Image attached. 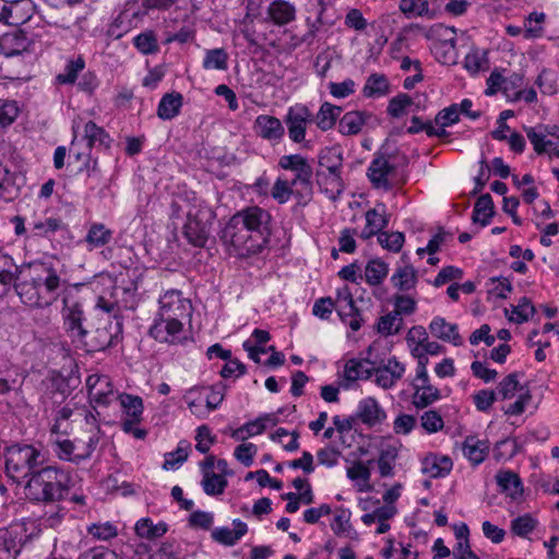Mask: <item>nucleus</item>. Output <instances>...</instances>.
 Listing matches in <instances>:
<instances>
[{
	"instance_id": "nucleus-32",
	"label": "nucleus",
	"mask_w": 559,
	"mask_h": 559,
	"mask_svg": "<svg viewBox=\"0 0 559 559\" xmlns=\"http://www.w3.org/2000/svg\"><path fill=\"white\" fill-rule=\"evenodd\" d=\"M342 112V107L323 103L317 114L316 123L322 131L332 129Z\"/></svg>"
},
{
	"instance_id": "nucleus-41",
	"label": "nucleus",
	"mask_w": 559,
	"mask_h": 559,
	"mask_svg": "<svg viewBox=\"0 0 559 559\" xmlns=\"http://www.w3.org/2000/svg\"><path fill=\"white\" fill-rule=\"evenodd\" d=\"M366 223L368 227L377 233H381L382 229L389 225V215L385 213V205L379 203L376 207L368 210L366 212Z\"/></svg>"
},
{
	"instance_id": "nucleus-44",
	"label": "nucleus",
	"mask_w": 559,
	"mask_h": 559,
	"mask_svg": "<svg viewBox=\"0 0 559 559\" xmlns=\"http://www.w3.org/2000/svg\"><path fill=\"white\" fill-rule=\"evenodd\" d=\"M190 444L187 441H180L175 451L165 454L163 467L165 469L178 468L187 459Z\"/></svg>"
},
{
	"instance_id": "nucleus-34",
	"label": "nucleus",
	"mask_w": 559,
	"mask_h": 559,
	"mask_svg": "<svg viewBox=\"0 0 559 559\" xmlns=\"http://www.w3.org/2000/svg\"><path fill=\"white\" fill-rule=\"evenodd\" d=\"M319 169L332 173L341 171L343 167V154L336 147H325L318 156Z\"/></svg>"
},
{
	"instance_id": "nucleus-38",
	"label": "nucleus",
	"mask_w": 559,
	"mask_h": 559,
	"mask_svg": "<svg viewBox=\"0 0 559 559\" xmlns=\"http://www.w3.org/2000/svg\"><path fill=\"white\" fill-rule=\"evenodd\" d=\"M202 67L205 70L225 71L228 68V53L224 48L209 49L205 51Z\"/></svg>"
},
{
	"instance_id": "nucleus-54",
	"label": "nucleus",
	"mask_w": 559,
	"mask_h": 559,
	"mask_svg": "<svg viewBox=\"0 0 559 559\" xmlns=\"http://www.w3.org/2000/svg\"><path fill=\"white\" fill-rule=\"evenodd\" d=\"M87 533L99 540H108L118 535L117 527L109 522L92 524L87 527Z\"/></svg>"
},
{
	"instance_id": "nucleus-53",
	"label": "nucleus",
	"mask_w": 559,
	"mask_h": 559,
	"mask_svg": "<svg viewBox=\"0 0 559 559\" xmlns=\"http://www.w3.org/2000/svg\"><path fill=\"white\" fill-rule=\"evenodd\" d=\"M412 104V97L407 94L401 93L390 99L386 110L391 117L399 118L405 112V109L409 107Z\"/></svg>"
},
{
	"instance_id": "nucleus-37",
	"label": "nucleus",
	"mask_w": 559,
	"mask_h": 559,
	"mask_svg": "<svg viewBox=\"0 0 559 559\" xmlns=\"http://www.w3.org/2000/svg\"><path fill=\"white\" fill-rule=\"evenodd\" d=\"M394 287L406 292L415 287L417 283L416 270L412 265L400 267L391 277Z\"/></svg>"
},
{
	"instance_id": "nucleus-35",
	"label": "nucleus",
	"mask_w": 559,
	"mask_h": 559,
	"mask_svg": "<svg viewBox=\"0 0 559 559\" xmlns=\"http://www.w3.org/2000/svg\"><path fill=\"white\" fill-rule=\"evenodd\" d=\"M400 10L406 15L427 16L430 20L437 16L427 0H401Z\"/></svg>"
},
{
	"instance_id": "nucleus-50",
	"label": "nucleus",
	"mask_w": 559,
	"mask_h": 559,
	"mask_svg": "<svg viewBox=\"0 0 559 559\" xmlns=\"http://www.w3.org/2000/svg\"><path fill=\"white\" fill-rule=\"evenodd\" d=\"M535 307L527 297H522L518 306L512 307V312L515 317H510L509 320L518 324L526 322L535 313Z\"/></svg>"
},
{
	"instance_id": "nucleus-2",
	"label": "nucleus",
	"mask_w": 559,
	"mask_h": 559,
	"mask_svg": "<svg viewBox=\"0 0 559 559\" xmlns=\"http://www.w3.org/2000/svg\"><path fill=\"white\" fill-rule=\"evenodd\" d=\"M13 287L21 301L29 307L46 308L59 296L61 278L57 271L46 263H29L15 266V272L0 269V284Z\"/></svg>"
},
{
	"instance_id": "nucleus-48",
	"label": "nucleus",
	"mask_w": 559,
	"mask_h": 559,
	"mask_svg": "<svg viewBox=\"0 0 559 559\" xmlns=\"http://www.w3.org/2000/svg\"><path fill=\"white\" fill-rule=\"evenodd\" d=\"M519 445L514 439H503L498 441L493 448V457L497 461L510 460L516 455Z\"/></svg>"
},
{
	"instance_id": "nucleus-58",
	"label": "nucleus",
	"mask_w": 559,
	"mask_h": 559,
	"mask_svg": "<svg viewBox=\"0 0 559 559\" xmlns=\"http://www.w3.org/2000/svg\"><path fill=\"white\" fill-rule=\"evenodd\" d=\"M459 120L460 110L457 104H452L451 106L440 110L435 118V122L440 127H449L456 123Z\"/></svg>"
},
{
	"instance_id": "nucleus-39",
	"label": "nucleus",
	"mask_w": 559,
	"mask_h": 559,
	"mask_svg": "<svg viewBox=\"0 0 559 559\" xmlns=\"http://www.w3.org/2000/svg\"><path fill=\"white\" fill-rule=\"evenodd\" d=\"M388 264L380 259L370 260L365 269L366 282L371 286L380 285L388 275Z\"/></svg>"
},
{
	"instance_id": "nucleus-12",
	"label": "nucleus",
	"mask_w": 559,
	"mask_h": 559,
	"mask_svg": "<svg viewBox=\"0 0 559 559\" xmlns=\"http://www.w3.org/2000/svg\"><path fill=\"white\" fill-rule=\"evenodd\" d=\"M394 170V165L390 164L383 156H379L370 163L367 175L374 188H383L388 191L392 188L388 176Z\"/></svg>"
},
{
	"instance_id": "nucleus-3",
	"label": "nucleus",
	"mask_w": 559,
	"mask_h": 559,
	"mask_svg": "<svg viewBox=\"0 0 559 559\" xmlns=\"http://www.w3.org/2000/svg\"><path fill=\"white\" fill-rule=\"evenodd\" d=\"M373 345L367 349V357L362 359L352 358L344 367V377L347 381H366L372 376L376 377L377 384H394L399 381L404 371V366L392 357L386 364L378 358H372Z\"/></svg>"
},
{
	"instance_id": "nucleus-26",
	"label": "nucleus",
	"mask_w": 559,
	"mask_h": 559,
	"mask_svg": "<svg viewBox=\"0 0 559 559\" xmlns=\"http://www.w3.org/2000/svg\"><path fill=\"white\" fill-rule=\"evenodd\" d=\"M28 9L29 3L26 0H14L8 2L2 23L12 26L25 23L31 17Z\"/></svg>"
},
{
	"instance_id": "nucleus-27",
	"label": "nucleus",
	"mask_w": 559,
	"mask_h": 559,
	"mask_svg": "<svg viewBox=\"0 0 559 559\" xmlns=\"http://www.w3.org/2000/svg\"><path fill=\"white\" fill-rule=\"evenodd\" d=\"M496 481L500 491L512 498L521 495L523 490L519 475L509 469L499 471L496 474Z\"/></svg>"
},
{
	"instance_id": "nucleus-62",
	"label": "nucleus",
	"mask_w": 559,
	"mask_h": 559,
	"mask_svg": "<svg viewBox=\"0 0 559 559\" xmlns=\"http://www.w3.org/2000/svg\"><path fill=\"white\" fill-rule=\"evenodd\" d=\"M19 115V107L15 102H0V127L10 126Z\"/></svg>"
},
{
	"instance_id": "nucleus-14",
	"label": "nucleus",
	"mask_w": 559,
	"mask_h": 559,
	"mask_svg": "<svg viewBox=\"0 0 559 559\" xmlns=\"http://www.w3.org/2000/svg\"><path fill=\"white\" fill-rule=\"evenodd\" d=\"M182 330V321H164L158 317L150 329V334L162 343H176L180 341L179 333Z\"/></svg>"
},
{
	"instance_id": "nucleus-64",
	"label": "nucleus",
	"mask_w": 559,
	"mask_h": 559,
	"mask_svg": "<svg viewBox=\"0 0 559 559\" xmlns=\"http://www.w3.org/2000/svg\"><path fill=\"white\" fill-rule=\"evenodd\" d=\"M278 165L283 169L293 170V171L297 173L301 168L309 166V163L304 156H301L299 154H294V155L282 156Z\"/></svg>"
},
{
	"instance_id": "nucleus-6",
	"label": "nucleus",
	"mask_w": 559,
	"mask_h": 559,
	"mask_svg": "<svg viewBox=\"0 0 559 559\" xmlns=\"http://www.w3.org/2000/svg\"><path fill=\"white\" fill-rule=\"evenodd\" d=\"M97 443L98 438L94 436L90 437L87 441H83L81 439L70 441L68 439H61L60 437H57L53 440L57 456L61 460L74 463H80L91 457L97 447Z\"/></svg>"
},
{
	"instance_id": "nucleus-52",
	"label": "nucleus",
	"mask_w": 559,
	"mask_h": 559,
	"mask_svg": "<svg viewBox=\"0 0 559 559\" xmlns=\"http://www.w3.org/2000/svg\"><path fill=\"white\" fill-rule=\"evenodd\" d=\"M263 425L261 424V420L254 419L251 421L246 423L241 427L235 429L231 432V437L235 440L238 441H245L246 439L250 437H254L258 435H261L263 432Z\"/></svg>"
},
{
	"instance_id": "nucleus-21",
	"label": "nucleus",
	"mask_w": 559,
	"mask_h": 559,
	"mask_svg": "<svg viewBox=\"0 0 559 559\" xmlns=\"http://www.w3.org/2000/svg\"><path fill=\"white\" fill-rule=\"evenodd\" d=\"M453 467L452 460L447 455L427 456L423 462L421 471L424 474L432 477H444Z\"/></svg>"
},
{
	"instance_id": "nucleus-33",
	"label": "nucleus",
	"mask_w": 559,
	"mask_h": 559,
	"mask_svg": "<svg viewBox=\"0 0 559 559\" xmlns=\"http://www.w3.org/2000/svg\"><path fill=\"white\" fill-rule=\"evenodd\" d=\"M121 393L112 390L108 386L107 390H100L97 386H88V399L94 409L98 407H108L114 402L120 399Z\"/></svg>"
},
{
	"instance_id": "nucleus-49",
	"label": "nucleus",
	"mask_w": 559,
	"mask_h": 559,
	"mask_svg": "<svg viewBox=\"0 0 559 559\" xmlns=\"http://www.w3.org/2000/svg\"><path fill=\"white\" fill-rule=\"evenodd\" d=\"M404 241V234L400 231H381L378 235V242L382 248L393 252H399L402 249Z\"/></svg>"
},
{
	"instance_id": "nucleus-36",
	"label": "nucleus",
	"mask_w": 559,
	"mask_h": 559,
	"mask_svg": "<svg viewBox=\"0 0 559 559\" xmlns=\"http://www.w3.org/2000/svg\"><path fill=\"white\" fill-rule=\"evenodd\" d=\"M111 239L112 230L102 223L92 224L85 237V241L94 248L103 247L109 243Z\"/></svg>"
},
{
	"instance_id": "nucleus-46",
	"label": "nucleus",
	"mask_w": 559,
	"mask_h": 559,
	"mask_svg": "<svg viewBox=\"0 0 559 559\" xmlns=\"http://www.w3.org/2000/svg\"><path fill=\"white\" fill-rule=\"evenodd\" d=\"M85 61L82 57L71 60L67 63L63 73L57 75L60 84H72L76 81L79 73L84 69Z\"/></svg>"
},
{
	"instance_id": "nucleus-13",
	"label": "nucleus",
	"mask_w": 559,
	"mask_h": 559,
	"mask_svg": "<svg viewBox=\"0 0 559 559\" xmlns=\"http://www.w3.org/2000/svg\"><path fill=\"white\" fill-rule=\"evenodd\" d=\"M253 129L259 136L269 141L281 140L285 133L281 120L270 115L258 116Z\"/></svg>"
},
{
	"instance_id": "nucleus-17",
	"label": "nucleus",
	"mask_w": 559,
	"mask_h": 559,
	"mask_svg": "<svg viewBox=\"0 0 559 559\" xmlns=\"http://www.w3.org/2000/svg\"><path fill=\"white\" fill-rule=\"evenodd\" d=\"M372 117L368 111H348L340 119L338 131L343 135H356Z\"/></svg>"
},
{
	"instance_id": "nucleus-29",
	"label": "nucleus",
	"mask_w": 559,
	"mask_h": 559,
	"mask_svg": "<svg viewBox=\"0 0 559 559\" xmlns=\"http://www.w3.org/2000/svg\"><path fill=\"white\" fill-rule=\"evenodd\" d=\"M358 416L364 424L374 426L385 418L384 412L373 399H366L359 403Z\"/></svg>"
},
{
	"instance_id": "nucleus-30",
	"label": "nucleus",
	"mask_w": 559,
	"mask_h": 559,
	"mask_svg": "<svg viewBox=\"0 0 559 559\" xmlns=\"http://www.w3.org/2000/svg\"><path fill=\"white\" fill-rule=\"evenodd\" d=\"M25 457L23 447H14L10 450L5 462V469L11 478L28 477L26 474Z\"/></svg>"
},
{
	"instance_id": "nucleus-23",
	"label": "nucleus",
	"mask_w": 559,
	"mask_h": 559,
	"mask_svg": "<svg viewBox=\"0 0 559 559\" xmlns=\"http://www.w3.org/2000/svg\"><path fill=\"white\" fill-rule=\"evenodd\" d=\"M496 214L495 204L489 193L481 194L474 205L472 221L480 224L483 227L489 225L490 219Z\"/></svg>"
},
{
	"instance_id": "nucleus-51",
	"label": "nucleus",
	"mask_w": 559,
	"mask_h": 559,
	"mask_svg": "<svg viewBox=\"0 0 559 559\" xmlns=\"http://www.w3.org/2000/svg\"><path fill=\"white\" fill-rule=\"evenodd\" d=\"M403 319L399 318L394 312L382 316L378 322V332L382 335H391L400 332Z\"/></svg>"
},
{
	"instance_id": "nucleus-47",
	"label": "nucleus",
	"mask_w": 559,
	"mask_h": 559,
	"mask_svg": "<svg viewBox=\"0 0 559 559\" xmlns=\"http://www.w3.org/2000/svg\"><path fill=\"white\" fill-rule=\"evenodd\" d=\"M133 44L136 49L144 55H151L158 51L157 38L152 31H147L135 36Z\"/></svg>"
},
{
	"instance_id": "nucleus-43",
	"label": "nucleus",
	"mask_w": 559,
	"mask_h": 559,
	"mask_svg": "<svg viewBox=\"0 0 559 559\" xmlns=\"http://www.w3.org/2000/svg\"><path fill=\"white\" fill-rule=\"evenodd\" d=\"M538 521L526 513L512 520L511 531L514 535L526 538L537 527Z\"/></svg>"
},
{
	"instance_id": "nucleus-28",
	"label": "nucleus",
	"mask_w": 559,
	"mask_h": 559,
	"mask_svg": "<svg viewBox=\"0 0 559 559\" xmlns=\"http://www.w3.org/2000/svg\"><path fill=\"white\" fill-rule=\"evenodd\" d=\"M183 97L180 93H167L165 94L157 108V116L164 120H170L175 118L182 106Z\"/></svg>"
},
{
	"instance_id": "nucleus-20",
	"label": "nucleus",
	"mask_w": 559,
	"mask_h": 559,
	"mask_svg": "<svg viewBox=\"0 0 559 559\" xmlns=\"http://www.w3.org/2000/svg\"><path fill=\"white\" fill-rule=\"evenodd\" d=\"M267 15L275 25L283 26L295 20L296 9L285 0H274L267 8Z\"/></svg>"
},
{
	"instance_id": "nucleus-16",
	"label": "nucleus",
	"mask_w": 559,
	"mask_h": 559,
	"mask_svg": "<svg viewBox=\"0 0 559 559\" xmlns=\"http://www.w3.org/2000/svg\"><path fill=\"white\" fill-rule=\"evenodd\" d=\"M463 454L473 464L479 465L489 454L490 443L474 436H467L463 442Z\"/></svg>"
},
{
	"instance_id": "nucleus-10",
	"label": "nucleus",
	"mask_w": 559,
	"mask_h": 559,
	"mask_svg": "<svg viewBox=\"0 0 559 559\" xmlns=\"http://www.w3.org/2000/svg\"><path fill=\"white\" fill-rule=\"evenodd\" d=\"M500 393L503 400H513V402L503 408L507 415L518 416L524 413L528 407H537L528 386H502Z\"/></svg>"
},
{
	"instance_id": "nucleus-18",
	"label": "nucleus",
	"mask_w": 559,
	"mask_h": 559,
	"mask_svg": "<svg viewBox=\"0 0 559 559\" xmlns=\"http://www.w3.org/2000/svg\"><path fill=\"white\" fill-rule=\"evenodd\" d=\"M233 524L234 528L224 526L213 530L211 534L212 538L224 546H234L237 544V542L247 534L248 526L239 519L234 520Z\"/></svg>"
},
{
	"instance_id": "nucleus-22",
	"label": "nucleus",
	"mask_w": 559,
	"mask_h": 559,
	"mask_svg": "<svg viewBox=\"0 0 559 559\" xmlns=\"http://www.w3.org/2000/svg\"><path fill=\"white\" fill-rule=\"evenodd\" d=\"M119 405L122 412L121 420H143V401L138 395L121 393Z\"/></svg>"
},
{
	"instance_id": "nucleus-24",
	"label": "nucleus",
	"mask_w": 559,
	"mask_h": 559,
	"mask_svg": "<svg viewBox=\"0 0 559 559\" xmlns=\"http://www.w3.org/2000/svg\"><path fill=\"white\" fill-rule=\"evenodd\" d=\"M337 299L346 302L348 312L344 313L343 310L338 311L340 317L345 321V317H350L348 325L353 331H358L361 326L362 319L360 318L359 309L356 307L353 295L347 286L337 290Z\"/></svg>"
},
{
	"instance_id": "nucleus-40",
	"label": "nucleus",
	"mask_w": 559,
	"mask_h": 559,
	"mask_svg": "<svg viewBox=\"0 0 559 559\" xmlns=\"http://www.w3.org/2000/svg\"><path fill=\"white\" fill-rule=\"evenodd\" d=\"M227 480L223 475H218L211 471H204V476L201 481L204 492L209 496H218L225 491Z\"/></svg>"
},
{
	"instance_id": "nucleus-31",
	"label": "nucleus",
	"mask_w": 559,
	"mask_h": 559,
	"mask_svg": "<svg viewBox=\"0 0 559 559\" xmlns=\"http://www.w3.org/2000/svg\"><path fill=\"white\" fill-rule=\"evenodd\" d=\"M390 93V83L382 73H371L365 83L362 94L365 97L374 98Z\"/></svg>"
},
{
	"instance_id": "nucleus-56",
	"label": "nucleus",
	"mask_w": 559,
	"mask_h": 559,
	"mask_svg": "<svg viewBox=\"0 0 559 559\" xmlns=\"http://www.w3.org/2000/svg\"><path fill=\"white\" fill-rule=\"evenodd\" d=\"M350 513L348 510H341L340 513H337L332 523L331 528L333 533L337 536H347L352 530L350 525Z\"/></svg>"
},
{
	"instance_id": "nucleus-42",
	"label": "nucleus",
	"mask_w": 559,
	"mask_h": 559,
	"mask_svg": "<svg viewBox=\"0 0 559 559\" xmlns=\"http://www.w3.org/2000/svg\"><path fill=\"white\" fill-rule=\"evenodd\" d=\"M397 457V449L393 445H385L381 449L378 459V468L382 477L393 474V467Z\"/></svg>"
},
{
	"instance_id": "nucleus-63",
	"label": "nucleus",
	"mask_w": 559,
	"mask_h": 559,
	"mask_svg": "<svg viewBox=\"0 0 559 559\" xmlns=\"http://www.w3.org/2000/svg\"><path fill=\"white\" fill-rule=\"evenodd\" d=\"M463 277V270L456 266H445L441 269L435 277L433 285L440 287L452 280H461Z\"/></svg>"
},
{
	"instance_id": "nucleus-9",
	"label": "nucleus",
	"mask_w": 559,
	"mask_h": 559,
	"mask_svg": "<svg viewBox=\"0 0 559 559\" xmlns=\"http://www.w3.org/2000/svg\"><path fill=\"white\" fill-rule=\"evenodd\" d=\"M313 120L312 114L305 105L290 107L284 119L288 129V136L295 143H304L307 123Z\"/></svg>"
},
{
	"instance_id": "nucleus-45",
	"label": "nucleus",
	"mask_w": 559,
	"mask_h": 559,
	"mask_svg": "<svg viewBox=\"0 0 559 559\" xmlns=\"http://www.w3.org/2000/svg\"><path fill=\"white\" fill-rule=\"evenodd\" d=\"M413 404L417 408H425L440 397L437 386H415Z\"/></svg>"
},
{
	"instance_id": "nucleus-59",
	"label": "nucleus",
	"mask_w": 559,
	"mask_h": 559,
	"mask_svg": "<svg viewBox=\"0 0 559 559\" xmlns=\"http://www.w3.org/2000/svg\"><path fill=\"white\" fill-rule=\"evenodd\" d=\"M195 441L197 451L205 454L209 452L211 445L214 443L215 437L212 436L210 428L203 425L197 429Z\"/></svg>"
},
{
	"instance_id": "nucleus-57",
	"label": "nucleus",
	"mask_w": 559,
	"mask_h": 559,
	"mask_svg": "<svg viewBox=\"0 0 559 559\" xmlns=\"http://www.w3.org/2000/svg\"><path fill=\"white\" fill-rule=\"evenodd\" d=\"M420 425L427 433H435L443 428V419L436 411H427L420 417Z\"/></svg>"
},
{
	"instance_id": "nucleus-7",
	"label": "nucleus",
	"mask_w": 559,
	"mask_h": 559,
	"mask_svg": "<svg viewBox=\"0 0 559 559\" xmlns=\"http://www.w3.org/2000/svg\"><path fill=\"white\" fill-rule=\"evenodd\" d=\"M158 317L164 321H182L191 317L192 306L191 302L181 297L180 292H167L159 299Z\"/></svg>"
},
{
	"instance_id": "nucleus-61",
	"label": "nucleus",
	"mask_w": 559,
	"mask_h": 559,
	"mask_svg": "<svg viewBox=\"0 0 559 559\" xmlns=\"http://www.w3.org/2000/svg\"><path fill=\"white\" fill-rule=\"evenodd\" d=\"M219 373L224 379H237L246 372V366L236 358L230 357Z\"/></svg>"
},
{
	"instance_id": "nucleus-25",
	"label": "nucleus",
	"mask_w": 559,
	"mask_h": 559,
	"mask_svg": "<svg viewBox=\"0 0 559 559\" xmlns=\"http://www.w3.org/2000/svg\"><path fill=\"white\" fill-rule=\"evenodd\" d=\"M312 168L311 166H307L305 168H301L296 173L295 178L292 180L290 186L292 187H298L295 190V195L299 199V203L304 201V204H307V202L310 200L312 194V185H311V178H312Z\"/></svg>"
},
{
	"instance_id": "nucleus-55",
	"label": "nucleus",
	"mask_w": 559,
	"mask_h": 559,
	"mask_svg": "<svg viewBox=\"0 0 559 559\" xmlns=\"http://www.w3.org/2000/svg\"><path fill=\"white\" fill-rule=\"evenodd\" d=\"M84 139L87 141V146L92 147L97 142L105 144L108 134L95 122L88 121L84 127Z\"/></svg>"
},
{
	"instance_id": "nucleus-5",
	"label": "nucleus",
	"mask_w": 559,
	"mask_h": 559,
	"mask_svg": "<svg viewBox=\"0 0 559 559\" xmlns=\"http://www.w3.org/2000/svg\"><path fill=\"white\" fill-rule=\"evenodd\" d=\"M122 338V321L115 316L114 320L99 319L96 326L86 331L80 340L87 353L103 352L115 346Z\"/></svg>"
},
{
	"instance_id": "nucleus-8",
	"label": "nucleus",
	"mask_w": 559,
	"mask_h": 559,
	"mask_svg": "<svg viewBox=\"0 0 559 559\" xmlns=\"http://www.w3.org/2000/svg\"><path fill=\"white\" fill-rule=\"evenodd\" d=\"M214 217L211 211L199 212L197 214L188 213V221L183 226V235L189 243L194 247H204L211 234V224L209 221Z\"/></svg>"
},
{
	"instance_id": "nucleus-4",
	"label": "nucleus",
	"mask_w": 559,
	"mask_h": 559,
	"mask_svg": "<svg viewBox=\"0 0 559 559\" xmlns=\"http://www.w3.org/2000/svg\"><path fill=\"white\" fill-rule=\"evenodd\" d=\"M28 495L37 501L62 500L70 489V476L56 466H46L32 473L26 484Z\"/></svg>"
},
{
	"instance_id": "nucleus-1",
	"label": "nucleus",
	"mask_w": 559,
	"mask_h": 559,
	"mask_svg": "<svg viewBox=\"0 0 559 559\" xmlns=\"http://www.w3.org/2000/svg\"><path fill=\"white\" fill-rule=\"evenodd\" d=\"M271 215L260 206H248L236 212L219 231L226 251L246 258L261 252L271 236Z\"/></svg>"
},
{
	"instance_id": "nucleus-11",
	"label": "nucleus",
	"mask_w": 559,
	"mask_h": 559,
	"mask_svg": "<svg viewBox=\"0 0 559 559\" xmlns=\"http://www.w3.org/2000/svg\"><path fill=\"white\" fill-rule=\"evenodd\" d=\"M63 317L66 330L71 334L73 340L80 342L87 331V326L85 325L86 318L82 306L79 302H74L70 306L66 305Z\"/></svg>"
},
{
	"instance_id": "nucleus-15",
	"label": "nucleus",
	"mask_w": 559,
	"mask_h": 559,
	"mask_svg": "<svg viewBox=\"0 0 559 559\" xmlns=\"http://www.w3.org/2000/svg\"><path fill=\"white\" fill-rule=\"evenodd\" d=\"M317 183L321 190L331 199L336 200L345 189L341 171H329L318 169L316 171Z\"/></svg>"
},
{
	"instance_id": "nucleus-60",
	"label": "nucleus",
	"mask_w": 559,
	"mask_h": 559,
	"mask_svg": "<svg viewBox=\"0 0 559 559\" xmlns=\"http://www.w3.org/2000/svg\"><path fill=\"white\" fill-rule=\"evenodd\" d=\"M258 452V448L253 443H241L239 444L234 452L235 457L242 463L245 466L249 467L253 463V457Z\"/></svg>"
},
{
	"instance_id": "nucleus-19",
	"label": "nucleus",
	"mask_w": 559,
	"mask_h": 559,
	"mask_svg": "<svg viewBox=\"0 0 559 559\" xmlns=\"http://www.w3.org/2000/svg\"><path fill=\"white\" fill-rule=\"evenodd\" d=\"M429 329L433 336L451 342L455 346L462 345V337L459 334L456 324L448 323L443 318L438 317L431 321Z\"/></svg>"
}]
</instances>
